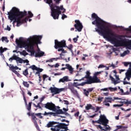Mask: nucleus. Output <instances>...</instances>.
<instances>
[{"label": "nucleus", "mask_w": 131, "mask_h": 131, "mask_svg": "<svg viewBox=\"0 0 131 131\" xmlns=\"http://www.w3.org/2000/svg\"><path fill=\"white\" fill-rule=\"evenodd\" d=\"M56 114H57V113H56V112L55 113H53V112L47 113V112H45L43 115L45 116H46V115H53V116H56Z\"/></svg>", "instance_id": "c85d7f7f"}, {"label": "nucleus", "mask_w": 131, "mask_h": 131, "mask_svg": "<svg viewBox=\"0 0 131 131\" xmlns=\"http://www.w3.org/2000/svg\"><path fill=\"white\" fill-rule=\"evenodd\" d=\"M74 116L75 117H78L79 116V112H77L76 113L74 114Z\"/></svg>", "instance_id": "e2e57ef3"}, {"label": "nucleus", "mask_w": 131, "mask_h": 131, "mask_svg": "<svg viewBox=\"0 0 131 131\" xmlns=\"http://www.w3.org/2000/svg\"><path fill=\"white\" fill-rule=\"evenodd\" d=\"M59 122H55V121H50L48 123V124L46 125V127H53L55 124H58Z\"/></svg>", "instance_id": "412c9836"}, {"label": "nucleus", "mask_w": 131, "mask_h": 131, "mask_svg": "<svg viewBox=\"0 0 131 131\" xmlns=\"http://www.w3.org/2000/svg\"><path fill=\"white\" fill-rule=\"evenodd\" d=\"M6 51H8V48H3V47H0V55H1V56H4V54H3V53L5 52Z\"/></svg>", "instance_id": "bb28decb"}, {"label": "nucleus", "mask_w": 131, "mask_h": 131, "mask_svg": "<svg viewBox=\"0 0 131 131\" xmlns=\"http://www.w3.org/2000/svg\"><path fill=\"white\" fill-rule=\"evenodd\" d=\"M129 67L125 73V77L124 79L123 84H130V82H128L125 80L126 79L129 81L131 78V62H129Z\"/></svg>", "instance_id": "6e6552de"}, {"label": "nucleus", "mask_w": 131, "mask_h": 131, "mask_svg": "<svg viewBox=\"0 0 131 131\" xmlns=\"http://www.w3.org/2000/svg\"><path fill=\"white\" fill-rule=\"evenodd\" d=\"M82 120H83V118L82 117V115H80L79 116V121H82Z\"/></svg>", "instance_id": "5fc2aeb1"}, {"label": "nucleus", "mask_w": 131, "mask_h": 131, "mask_svg": "<svg viewBox=\"0 0 131 131\" xmlns=\"http://www.w3.org/2000/svg\"><path fill=\"white\" fill-rule=\"evenodd\" d=\"M61 122H67L69 124L70 121L69 120H66L65 119H62L61 120Z\"/></svg>", "instance_id": "6e6d98bb"}, {"label": "nucleus", "mask_w": 131, "mask_h": 131, "mask_svg": "<svg viewBox=\"0 0 131 131\" xmlns=\"http://www.w3.org/2000/svg\"><path fill=\"white\" fill-rule=\"evenodd\" d=\"M31 116L32 117V120H33V123H34L35 121H36V120H37L36 115H35V114L34 113H32L31 115Z\"/></svg>", "instance_id": "cd10ccee"}, {"label": "nucleus", "mask_w": 131, "mask_h": 131, "mask_svg": "<svg viewBox=\"0 0 131 131\" xmlns=\"http://www.w3.org/2000/svg\"><path fill=\"white\" fill-rule=\"evenodd\" d=\"M1 40L3 42L5 41L7 43L9 42V40H8V37H7L3 36L1 38Z\"/></svg>", "instance_id": "473e14b6"}, {"label": "nucleus", "mask_w": 131, "mask_h": 131, "mask_svg": "<svg viewBox=\"0 0 131 131\" xmlns=\"http://www.w3.org/2000/svg\"><path fill=\"white\" fill-rule=\"evenodd\" d=\"M115 77H116V79L117 80H115V79L112 77V76L110 75V78L111 79V81H112L113 83H114V84H117V83H119V82H120V81H118V80H120L119 79V76L117 75H114Z\"/></svg>", "instance_id": "4468645a"}, {"label": "nucleus", "mask_w": 131, "mask_h": 131, "mask_svg": "<svg viewBox=\"0 0 131 131\" xmlns=\"http://www.w3.org/2000/svg\"><path fill=\"white\" fill-rule=\"evenodd\" d=\"M23 85H24V86H25L26 88H29V84L28 83V82L23 81Z\"/></svg>", "instance_id": "a19ab883"}, {"label": "nucleus", "mask_w": 131, "mask_h": 131, "mask_svg": "<svg viewBox=\"0 0 131 131\" xmlns=\"http://www.w3.org/2000/svg\"><path fill=\"white\" fill-rule=\"evenodd\" d=\"M84 78L87 79V81L85 82L86 84H92V83H94V81H92L93 77L91 76V73H90V71H86V75L84 76Z\"/></svg>", "instance_id": "9b49d317"}, {"label": "nucleus", "mask_w": 131, "mask_h": 131, "mask_svg": "<svg viewBox=\"0 0 131 131\" xmlns=\"http://www.w3.org/2000/svg\"><path fill=\"white\" fill-rule=\"evenodd\" d=\"M67 82V81H69V79H68V76H64L62 78H61L59 80V82Z\"/></svg>", "instance_id": "393cba45"}, {"label": "nucleus", "mask_w": 131, "mask_h": 131, "mask_svg": "<svg viewBox=\"0 0 131 131\" xmlns=\"http://www.w3.org/2000/svg\"><path fill=\"white\" fill-rule=\"evenodd\" d=\"M19 54L24 57H26V56L28 55V53H27L25 50H23V52L20 51Z\"/></svg>", "instance_id": "c756f323"}, {"label": "nucleus", "mask_w": 131, "mask_h": 131, "mask_svg": "<svg viewBox=\"0 0 131 131\" xmlns=\"http://www.w3.org/2000/svg\"><path fill=\"white\" fill-rule=\"evenodd\" d=\"M13 73H15V74H16L18 77H20V76H21V75H20V74L19 73H18V72H17V71H14Z\"/></svg>", "instance_id": "09e8293b"}, {"label": "nucleus", "mask_w": 131, "mask_h": 131, "mask_svg": "<svg viewBox=\"0 0 131 131\" xmlns=\"http://www.w3.org/2000/svg\"><path fill=\"white\" fill-rule=\"evenodd\" d=\"M108 88H104V89H102L100 90L101 92H102V91H104L105 92H107L108 91Z\"/></svg>", "instance_id": "774afa93"}, {"label": "nucleus", "mask_w": 131, "mask_h": 131, "mask_svg": "<svg viewBox=\"0 0 131 131\" xmlns=\"http://www.w3.org/2000/svg\"><path fill=\"white\" fill-rule=\"evenodd\" d=\"M84 92V95L86 97H89V95H90V93L89 92L88 90H86V89H83Z\"/></svg>", "instance_id": "e433bc0d"}, {"label": "nucleus", "mask_w": 131, "mask_h": 131, "mask_svg": "<svg viewBox=\"0 0 131 131\" xmlns=\"http://www.w3.org/2000/svg\"><path fill=\"white\" fill-rule=\"evenodd\" d=\"M29 68H30L31 69H32V70H34V71L36 70L39 73H40V72H42V71H43V69H40L39 68H37L36 66H35V65L31 66L29 67Z\"/></svg>", "instance_id": "aec40b11"}, {"label": "nucleus", "mask_w": 131, "mask_h": 131, "mask_svg": "<svg viewBox=\"0 0 131 131\" xmlns=\"http://www.w3.org/2000/svg\"><path fill=\"white\" fill-rule=\"evenodd\" d=\"M20 40H21V41H23V38L22 37H20L19 38V39H18V38H16L15 40V42L17 45V46H16V50H13V53H17V54H18V53H20V51H18V50H19V49H20V48H18V49H17V47H18V43L17 42H20Z\"/></svg>", "instance_id": "6ab92c4d"}, {"label": "nucleus", "mask_w": 131, "mask_h": 131, "mask_svg": "<svg viewBox=\"0 0 131 131\" xmlns=\"http://www.w3.org/2000/svg\"><path fill=\"white\" fill-rule=\"evenodd\" d=\"M103 104L105 105V106H107V107H110V104L105 100L103 102Z\"/></svg>", "instance_id": "79ce46f5"}, {"label": "nucleus", "mask_w": 131, "mask_h": 131, "mask_svg": "<svg viewBox=\"0 0 131 131\" xmlns=\"http://www.w3.org/2000/svg\"><path fill=\"white\" fill-rule=\"evenodd\" d=\"M28 13L29 16H27L26 18H27L28 20V19H29V18H32V17H33V14H32V12H31V11H28Z\"/></svg>", "instance_id": "c9c22d12"}, {"label": "nucleus", "mask_w": 131, "mask_h": 131, "mask_svg": "<svg viewBox=\"0 0 131 131\" xmlns=\"http://www.w3.org/2000/svg\"><path fill=\"white\" fill-rule=\"evenodd\" d=\"M35 115H36V116H38V117H39V118H42V116H41V113H37V114H35Z\"/></svg>", "instance_id": "de8ad7c7"}, {"label": "nucleus", "mask_w": 131, "mask_h": 131, "mask_svg": "<svg viewBox=\"0 0 131 131\" xmlns=\"http://www.w3.org/2000/svg\"><path fill=\"white\" fill-rule=\"evenodd\" d=\"M108 122L109 121L108 120V119H107L105 115H100V119L96 121L97 123H99V124H102V125H104V126L106 127L105 128H103L101 125H99L98 126V128H100V129L102 131H108L109 130V129H110V127H107V124Z\"/></svg>", "instance_id": "0eeeda50"}, {"label": "nucleus", "mask_w": 131, "mask_h": 131, "mask_svg": "<svg viewBox=\"0 0 131 131\" xmlns=\"http://www.w3.org/2000/svg\"><path fill=\"white\" fill-rule=\"evenodd\" d=\"M43 55H45V53L42 51H40L35 53V57L36 58H38V57H42Z\"/></svg>", "instance_id": "5701e85b"}, {"label": "nucleus", "mask_w": 131, "mask_h": 131, "mask_svg": "<svg viewBox=\"0 0 131 131\" xmlns=\"http://www.w3.org/2000/svg\"><path fill=\"white\" fill-rule=\"evenodd\" d=\"M84 78H85L84 77L82 78L81 79H75L74 80V81H81V80H84Z\"/></svg>", "instance_id": "8fccbe9b"}, {"label": "nucleus", "mask_w": 131, "mask_h": 131, "mask_svg": "<svg viewBox=\"0 0 131 131\" xmlns=\"http://www.w3.org/2000/svg\"><path fill=\"white\" fill-rule=\"evenodd\" d=\"M70 90V91H72L74 89V86L73 84L72 83H69L68 84V87L66 86L63 88H57L56 87H51L50 88V91H51V93L52 94H54V95H57L58 94H60V93H61V92H66L68 90Z\"/></svg>", "instance_id": "39448f33"}, {"label": "nucleus", "mask_w": 131, "mask_h": 131, "mask_svg": "<svg viewBox=\"0 0 131 131\" xmlns=\"http://www.w3.org/2000/svg\"><path fill=\"white\" fill-rule=\"evenodd\" d=\"M37 74L38 76H39V78H40V73L37 71V72L35 73V75H36Z\"/></svg>", "instance_id": "69168bd1"}, {"label": "nucleus", "mask_w": 131, "mask_h": 131, "mask_svg": "<svg viewBox=\"0 0 131 131\" xmlns=\"http://www.w3.org/2000/svg\"><path fill=\"white\" fill-rule=\"evenodd\" d=\"M13 60H15V61L18 62V63H20V64H22V63H23V59L17 56V55L15 54H14L9 59V60L10 61V62H12Z\"/></svg>", "instance_id": "f8f14e48"}, {"label": "nucleus", "mask_w": 131, "mask_h": 131, "mask_svg": "<svg viewBox=\"0 0 131 131\" xmlns=\"http://www.w3.org/2000/svg\"><path fill=\"white\" fill-rule=\"evenodd\" d=\"M8 15L10 20H14V22L17 23L16 26L17 27L28 21L27 17L21 20L23 17L27 15V12L26 11H20V10L16 7H13L10 12H8Z\"/></svg>", "instance_id": "7ed1b4c3"}, {"label": "nucleus", "mask_w": 131, "mask_h": 131, "mask_svg": "<svg viewBox=\"0 0 131 131\" xmlns=\"http://www.w3.org/2000/svg\"><path fill=\"white\" fill-rule=\"evenodd\" d=\"M54 43V49L57 50L58 52H61L62 54H66V53H67V51L64 50V48L67 47L65 40H62L60 41L55 39Z\"/></svg>", "instance_id": "423d86ee"}, {"label": "nucleus", "mask_w": 131, "mask_h": 131, "mask_svg": "<svg viewBox=\"0 0 131 131\" xmlns=\"http://www.w3.org/2000/svg\"><path fill=\"white\" fill-rule=\"evenodd\" d=\"M60 126V123H58V125H56L54 126V128L51 127V130L52 131H59L60 130V127L59 126Z\"/></svg>", "instance_id": "a878e982"}, {"label": "nucleus", "mask_w": 131, "mask_h": 131, "mask_svg": "<svg viewBox=\"0 0 131 131\" xmlns=\"http://www.w3.org/2000/svg\"><path fill=\"white\" fill-rule=\"evenodd\" d=\"M51 16L53 17L54 20L56 19H59V16L62 13H66V9H64L63 5L60 6V7L57 6H53V4L51 5Z\"/></svg>", "instance_id": "20e7f679"}, {"label": "nucleus", "mask_w": 131, "mask_h": 131, "mask_svg": "<svg viewBox=\"0 0 131 131\" xmlns=\"http://www.w3.org/2000/svg\"><path fill=\"white\" fill-rule=\"evenodd\" d=\"M115 100H121V98L118 97H105L104 100L108 103H112V101H114Z\"/></svg>", "instance_id": "a211bd4d"}, {"label": "nucleus", "mask_w": 131, "mask_h": 131, "mask_svg": "<svg viewBox=\"0 0 131 131\" xmlns=\"http://www.w3.org/2000/svg\"><path fill=\"white\" fill-rule=\"evenodd\" d=\"M23 62H24V63H27V64H28L29 63V61L27 59H25V60L23 59Z\"/></svg>", "instance_id": "338daca9"}, {"label": "nucleus", "mask_w": 131, "mask_h": 131, "mask_svg": "<svg viewBox=\"0 0 131 131\" xmlns=\"http://www.w3.org/2000/svg\"><path fill=\"white\" fill-rule=\"evenodd\" d=\"M63 102H64V105H69V101L68 100H63Z\"/></svg>", "instance_id": "0e129e2a"}, {"label": "nucleus", "mask_w": 131, "mask_h": 131, "mask_svg": "<svg viewBox=\"0 0 131 131\" xmlns=\"http://www.w3.org/2000/svg\"><path fill=\"white\" fill-rule=\"evenodd\" d=\"M78 37H79V36L78 35L77 36V37L76 38H74L73 39V40L74 41V42L76 43L77 42V40H78Z\"/></svg>", "instance_id": "3c124183"}, {"label": "nucleus", "mask_w": 131, "mask_h": 131, "mask_svg": "<svg viewBox=\"0 0 131 131\" xmlns=\"http://www.w3.org/2000/svg\"><path fill=\"white\" fill-rule=\"evenodd\" d=\"M42 77H43V80L45 81V80H46V78H47V77H49L48 76V75L44 74V75H43Z\"/></svg>", "instance_id": "bf43d9fd"}, {"label": "nucleus", "mask_w": 131, "mask_h": 131, "mask_svg": "<svg viewBox=\"0 0 131 131\" xmlns=\"http://www.w3.org/2000/svg\"><path fill=\"white\" fill-rule=\"evenodd\" d=\"M45 107L46 109H48V110H51L52 111H54V112H56L57 114V111L58 110L57 109V106L55 105V104L53 103V102H47V103L45 104Z\"/></svg>", "instance_id": "1a4fd4ad"}, {"label": "nucleus", "mask_w": 131, "mask_h": 131, "mask_svg": "<svg viewBox=\"0 0 131 131\" xmlns=\"http://www.w3.org/2000/svg\"><path fill=\"white\" fill-rule=\"evenodd\" d=\"M69 125V124H66L64 123H59V126H58V127H60V129H64V131H67L69 130V129H68V126Z\"/></svg>", "instance_id": "2eb2a0df"}, {"label": "nucleus", "mask_w": 131, "mask_h": 131, "mask_svg": "<svg viewBox=\"0 0 131 131\" xmlns=\"http://www.w3.org/2000/svg\"><path fill=\"white\" fill-rule=\"evenodd\" d=\"M88 91L89 93H92V92H93V91H94V88H89L88 89Z\"/></svg>", "instance_id": "052dcab7"}, {"label": "nucleus", "mask_w": 131, "mask_h": 131, "mask_svg": "<svg viewBox=\"0 0 131 131\" xmlns=\"http://www.w3.org/2000/svg\"><path fill=\"white\" fill-rule=\"evenodd\" d=\"M57 114H65L66 116H71V115H70L68 113L63 112L62 110H58L57 111Z\"/></svg>", "instance_id": "b1692460"}, {"label": "nucleus", "mask_w": 131, "mask_h": 131, "mask_svg": "<svg viewBox=\"0 0 131 131\" xmlns=\"http://www.w3.org/2000/svg\"><path fill=\"white\" fill-rule=\"evenodd\" d=\"M66 68H62L61 69V70H65L66 69H68L69 71H70V73H71V74H72L74 71L73 69L72 68V67L68 63L66 64Z\"/></svg>", "instance_id": "f3484780"}, {"label": "nucleus", "mask_w": 131, "mask_h": 131, "mask_svg": "<svg viewBox=\"0 0 131 131\" xmlns=\"http://www.w3.org/2000/svg\"><path fill=\"white\" fill-rule=\"evenodd\" d=\"M5 30H7L8 31H11V27H10L9 25H8L7 26V28L5 29Z\"/></svg>", "instance_id": "13d9d810"}, {"label": "nucleus", "mask_w": 131, "mask_h": 131, "mask_svg": "<svg viewBox=\"0 0 131 131\" xmlns=\"http://www.w3.org/2000/svg\"><path fill=\"white\" fill-rule=\"evenodd\" d=\"M46 99V96H43V97H42L41 98H40V102L39 103H41V102H42V101H43V100H45Z\"/></svg>", "instance_id": "864d4df0"}, {"label": "nucleus", "mask_w": 131, "mask_h": 131, "mask_svg": "<svg viewBox=\"0 0 131 131\" xmlns=\"http://www.w3.org/2000/svg\"><path fill=\"white\" fill-rule=\"evenodd\" d=\"M73 84L75 86V88H77V89H79L78 86H83L84 85H85L86 84V83H85V82H82L81 83H78V82H74Z\"/></svg>", "instance_id": "4be33fe9"}, {"label": "nucleus", "mask_w": 131, "mask_h": 131, "mask_svg": "<svg viewBox=\"0 0 131 131\" xmlns=\"http://www.w3.org/2000/svg\"><path fill=\"white\" fill-rule=\"evenodd\" d=\"M91 107H92V104H86V106H85V110H90Z\"/></svg>", "instance_id": "58836bf2"}, {"label": "nucleus", "mask_w": 131, "mask_h": 131, "mask_svg": "<svg viewBox=\"0 0 131 131\" xmlns=\"http://www.w3.org/2000/svg\"><path fill=\"white\" fill-rule=\"evenodd\" d=\"M101 73H102V72H97L95 73L93 78H92V81H93L94 83H99V82H101V80H100V79L97 77L98 75L101 74Z\"/></svg>", "instance_id": "ddd939ff"}, {"label": "nucleus", "mask_w": 131, "mask_h": 131, "mask_svg": "<svg viewBox=\"0 0 131 131\" xmlns=\"http://www.w3.org/2000/svg\"><path fill=\"white\" fill-rule=\"evenodd\" d=\"M59 59V58H51L50 59L46 60V63L48 62H53V60H56L57 61Z\"/></svg>", "instance_id": "a18cd8bd"}, {"label": "nucleus", "mask_w": 131, "mask_h": 131, "mask_svg": "<svg viewBox=\"0 0 131 131\" xmlns=\"http://www.w3.org/2000/svg\"><path fill=\"white\" fill-rule=\"evenodd\" d=\"M41 36H34L31 37L30 40L27 41H22L20 40L19 42L17 43V49L18 48L23 49V48H26L27 52L31 53V56H34L35 54V50H34V43H40V40L41 39Z\"/></svg>", "instance_id": "f03ea898"}, {"label": "nucleus", "mask_w": 131, "mask_h": 131, "mask_svg": "<svg viewBox=\"0 0 131 131\" xmlns=\"http://www.w3.org/2000/svg\"><path fill=\"white\" fill-rule=\"evenodd\" d=\"M108 90L110 91V92H115L116 91H117V88H112V87H109Z\"/></svg>", "instance_id": "4c0bfd02"}, {"label": "nucleus", "mask_w": 131, "mask_h": 131, "mask_svg": "<svg viewBox=\"0 0 131 131\" xmlns=\"http://www.w3.org/2000/svg\"><path fill=\"white\" fill-rule=\"evenodd\" d=\"M71 93H72V94H73V95L78 97V93L77 92V90L73 89V90L71 91Z\"/></svg>", "instance_id": "2f4dec72"}, {"label": "nucleus", "mask_w": 131, "mask_h": 131, "mask_svg": "<svg viewBox=\"0 0 131 131\" xmlns=\"http://www.w3.org/2000/svg\"><path fill=\"white\" fill-rule=\"evenodd\" d=\"M75 23L76 24H75L74 26L75 29H76V30H77L78 32H80V31H81V30H82V29L83 28V26H82V24L80 23V21H79V20L77 19L75 20Z\"/></svg>", "instance_id": "9d476101"}, {"label": "nucleus", "mask_w": 131, "mask_h": 131, "mask_svg": "<svg viewBox=\"0 0 131 131\" xmlns=\"http://www.w3.org/2000/svg\"><path fill=\"white\" fill-rule=\"evenodd\" d=\"M92 18L93 20H94L92 21L93 25H96L98 28H95V31L98 32L99 34H101L104 38H106L107 40L114 42L115 45H120V43L122 42H125L126 46L130 47L131 40L126 41L125 39H122V38H124V37L131 38V35L126 36L114 33L108 27H105L107 23L101 19V18L95 13L92 14ZM123 30L129 31L131 33V26L129 27V28H124Z\"/></svg>", "instance_id": "f257e3e1"}, {"label": "nucleus", "mask_w": 131, "mask_h": 131, "mask_svg": "<svg viewBox=\"0 0 131 131\" xmlns=\"http://www.w3.org/2000/svg\"><path fill=\"white\" fill-rule=\"evenodd\" d=\"M103 100H104V97H98L97 98V100L98 101V102H101L103 101Z\"/></svg>", "instance_id": "49530a36"}, {"label": "nucleus", "mask_w": 131, "mask_h": 131, "mask_svg": "<svg viewBox=\"0 0 131 131\" xmlns=\"http://www.w3.org/2000/svg\"><path fill=\"white\" fill-rule=\"evenodd\" d=\"M10 68L12 72H13V71H16V70H18V69H19V68L17 66L16 67L11 66Z\"/></svg>", "instance_id": "f704fd0d"}, {"label": "nucleus", "mask_w": 131, "mask_h": 131, "mask_svg": "<svg viewBox=\"0 0 131 131\" xmlns=\"http://www.w3.org/2000/svg\"><path fill=\"white\" fill-rule=\"evenodd\" d=\"M117 128L116 129L117 130V129H124V128H127V126H122V125H119V126H117Z\"/></svg>", "instance_id": "7c9ffc66"}, {"label": "nucleus", "mask_w": 131, "mask_h": 131, "mask_svg": "<svg viewBox=\"0 0 131 131\" xmlns=\"http://www.w3.org/2000/svg\"><path fill=\"white\" fill-rule=\"evenodd\" d=\"M34 125L36 128V129H37V130H39V126H38V124H37V121H35V122H34Z\"/></svg>", "instance_id": "37998d69"}, {"label": "nucleus", "mask_w": 131, "mask_h": 131, "mask_svg": "<svg viewBox=\"0 0 131 131\" xmlns=\"http://www.w3.org/2000/svg\"><path fill=\"white\" fill-rule=\"evenodd\" d=\"M47 3L48 4V5L53 4V0H47Z\"/></svg>", "instance_id": "4d7b16f0"}, {"label": "nucleus", "mask_w": 131, "mask_h": 131, "mask_svg": "<svg viewBox=\"0 0 131 131\" xmlns=\"http://www.w3.org/2000/svg\"><path fill=\"white\" fill-rule=\"evenodd\" d=\"M41 104H42V103L39 102L37 103V105H36L35 104H34V107H36V108H39V109L42 110V108H41V106H40V105H41Z\"/></svg>", "instance_id": "72a5a7b5"}, {"label": "nucleus", "mask_w": 131, "mask_h": 131, "mask_svg": "<svg viewBox=\"0 0 131 131\" xmlns=\"http://www.w3.org/2000/svg\"><path fill=\"white\" fill-rule=\"evenodd\" d=\"M24 101H25V105L27 107V110L28 111H31V105L32 104V102H30L29 103V104H27V100H26V97H25V95H24Z\"/></svg>", "instance_id": "dca6fc26"}, {"label": "nucleus", "mask_w": 131, "mask_h": 131, "mask_svg": "<svg viewBox=\"0 0 131 131\" xmlns=\"http://www.w3.org/2000/svg\"><path fill=\"white\" fill-rule=\"evenodd\" d=\"M66 48H67V49H68L69 50H70V51H72V49L73 48V45H72V44H70V45H69L68 47H66Z\"/></svg>", "instance_id": "c03bdc74"}, {"label": "nucleus", "mask_w": 131, "mask_h": 131, "mask_svg": "<svg viewBox=\"0 0 131 131\" xmlns=\"http://www.w3.org/2000/svg\"><path fill=\"white\" fill-rule=\"evenodd\" d=\"M123 63L124 64V66H125V67H127V66L129 65V62H123Z\"/></svg>", "instance_id": "603ef678"}, {"label": "nucleus", "mask_w": 131, "mask_h": 131, "mask_svg": "<svg viewBox=\"0 0 131 131\" xmlns=\"http://www.w3.org/2000/svg\"><path fill=\"white\" fill-rule=\"evenodd\" d=\"M65 18H67V15H65L64 14H62L61 19L62 20H64V19H65Z\"/></svg>", "instance_id": "680f3d73"}, {"label": "nucleus", "mask_w": 131, "mask_h": 131, "mask_svg": "<svg viewBox=\"0 0 131 131\" xmlns=\"http://www.w3.org/2000/svg\"><path fill=\"white\" fill-rule=\"evenodd\" d=\"M23 74L25 76H27V75H28V69L25 70V71L23 72Z\"/></svg>", "instance_id": "ea45409f"}]
</instances>
